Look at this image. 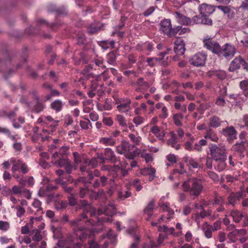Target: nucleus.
<instances>
[{"mask_svg": "<svg viewBox=\"0 0 248 248\" xmlns=\"http://www.w3.org/2000/svg\"><path fill=\"white\" fill-rule=\"evenodd\" d=\"M86 213L82 215V218H77L70 222L74 227L75 235L82 241H84L88 236L94 235L95 232L102 231L103 224L102 222L111 221V217L115 214L116 208L113 204L106 206L104 209L99 208L97 211L98 215L104 214L108 217L98 218L95 216V209L89 205L84 209Z\"/></svg>", "mask_w": 248, "mask_h": 248, "instance_id": "f257e3e1", "label": "nucleus"}, {"mask_svg": "<svg viewBox=\"0 0 248 248\" xmlns=\"http://www.w3.org/2000/svg\"><path fill=\"white\" fill-rule=\"evenodd\" d=\"M182 187L184 191L189 192L191 195L195 196L200 195L203 188L201 182L196 179L184 181Z\"/></svg>", "mask_w": 248, "mask_h": 248, "instance_id": "f03ea898", "label": "nucleus"}, {"mask_svg": "<svg viewBox=\"0 0 248 248\" xmlns=\"http://www.w3.org/2000/svg\"><path fill=\"white\" fill-rule=\"evenodd\" d=\"M117 151L120 154H124L128 159H132L139 154L138 151L135 150L133 145L130 144L127 141H122L121 143L117 146Z\"/></svg>", "mask_w": 248, "mask_h": 248, "instance_id": "7ed1b4c3", "label": "nucleus"}, {"mask_svg": "<svg viewBox=\"0 0 248 248\" xmlns=\"http://www.w3.org/2000/svg\"><path fill=\"white\" fill-rule=\"evenodd\" d=\"M119 164L120 166L118 164L115 165L113 167L108 166H104L102 167V170H108L109 174L112 175L113 177V179H111V180L114 181V178H116L119 174L121 173L123 176L127 174V170L124 169L127 164L124 162L123 163H119Z\"/></svg>", "mask_w": 248, "mask_h": 248, "instance_id": "20e7f679", "label": "nucleus"}, {"mask_svg": "<svg viewBox=\"0 0 248 248\" xmlns=\"http://www.w3.org/2000/svg\"><path fill=\"white\" fill-rule=\"evenodd\" d=\"M211 155L216 161L226 160L227 159V152L224 146H217L212 145L210 147Z\"/></svg>", "mask_w": 248, "mask_h": 248, "instance_id": "39448f33", "label": "nucleus"}, {"mask_svg": "<svg viewBox=\"0 0 248 248\" xmlns=\"http://www.w3.org/2000/svg\"><path fill=\"white\" fill-rule=\"evenodd\" d=\"M202 41L204 47L212 51L214 53H219L220 46L217 42L213 40L212 38L206 36L203 38Z\"/></svg>", "mask_w": 248, "mask_h": 248, "instance_id": "423d86ee", "label": "nucleus"}, {"mask_svg": "<svg viewBox=\"0 0 248 248\" xmlns=\"http://www.w3.org/2000/svg\"><path fill=\"white\" fill-rule=\"evenodd\" d=\"M207 55L204 52H198L189 59V62L195 66H202L205 64Z\"/></svg>", "mask_w": 248, "mask_h": 248, "instance_id": "0eeeda50", "label": "nucleus"}, {"mask_svg": "<svg viewBox=\"0 0 248 248\" xmlns=\"http://www.w3.org/2000/svg\"><path fill=\"white\" fill-rule=\"evenodd\" d=\"M160 30L169 37L176 35V30L172 28L171 21L169 19H164L161 22Z\"/></svg>", "mask_w": 248, "mask_h": 248, "instance_id": "6e6552de", "label": "nucleus"}, {"mask_svg": "<svg viewBox=\"0 0 248 248\" xmlns=\"http://www.w3.org/2000/svg\"><path fill=\"white\" fill-rule=\"evenodd\" d=\"M59 121L55 120L50 116H42L39 118L37 123L43 126H50L52 128H55L58 125Z\"/></svg>", "mask_w": 248, "mask_h": 248, "instance_id": "1a4fd4ad", "label": "nucleus"}, {"mask_svg": "<svg viewBox=\"0 0 248 248\" xmlns=\"http://www.w3.org/2000/svg\"><path fill=\"white\" fill-rule=\"evenodd\" d=\"M235 52L236 49L234 46L228 44H226L223 46V49L220 48V51L217 54L222 55L226 59H230L234 56Z\"/></svg>", "mask_w": 248, "mask_h": 248, "instance_id": "9d476101", "label": "nucleus"}, {"mask_svg": "<svg viewBox=\"0 0 248 248\" xmlns=\"http://www.w3.org/2000/svg\"><path fill=\"white\" fill-rule=\"evenodd\" d=\"M131 103V101L129 98L122 99L120 100V104L117 106V108L120 112L127 113L132 109Z\"/></svg>", "mask_w": 248, "mask_h": 248, "instance_id": "9b49d317", "label": "nucleus"}, {"mask_svg": "<svg viewBox=\"0 0 248 248\" xmlns=\"http://www.w3.org/2000/svg\"><path fill=\"white\" fill-rule=\"evenodd\" d=\"M28 211L31 214H39L40 213H42L43 212L41 202L36 199H34L31 204V207H29Z\"/></svg>", "mask_w": 248, "mask_h": 248, "instance_id": "f8f14e48", "label": "nucleus"}, {"mask_svg": "<svg viewBox=\"0 0 248 248\" xmlns=\"http://www.w3.org/2000/svg\"><path fill=\"white\" fill-rule=\"evenodd\" d=\"M173 15L177 22L180 24L186 25L192 24V19L191 20L189 18L186 17L178 12H174Z\"/></svg>", "mask_w": 248, "mask_h": 248, "instance_id": "ddd939ff", "label": "nucleus"}, {"mask_svg": "<svg viewBox=\"0 0 248 248\" xmlns=\"http://www.w3.org/2000/svg\"><path fill=\"white\" fill-rule=\"evenodd\" d=\"M174 51L177 55H182L184 54L186 48L185 44L183 40L177 39L175 41Z\"/></svg>", "mask_w": 248, "mask_h": 248, "instance_id": "4468645a", "label": "nucleus"}, {"mask_svg": "<svg viewBox=\"0 0 248 248\" xmlns=\"http://www.w3.org/2000/svg\"><path fill=\"white\" fill-rule=\"evenodd\" d=\"M246 231L245 229L238 230L236 229L228 234V238L231 242H235L238 240L240 234H245Z\"/></svg>", "mask_w": 248, "mask_h": 248, "instance_id": "2eb2a0df", "label": "nucleus"}, {"mask_svg": "<svg viewBox=\"0 0 248 248\" xmlns=\"http://www.w3.org/2000/svg\"><path fill=\"white\" fill-rule=\"evenodd\" d=\"M59 159L57 162H55L54 164L57 167H64L68 173H70L72 170V166L68 159L57 158Z\"/></svg>", "mask_w": 248, "mask_h": 248, "instance_id": "dca6fc26", "label": "nucleus"}, {"mask_svg": "<svg viewBox=\"0 0 248 248\" xmlns=\"http://www.w3.org/2000/svg\"><path fill=\"white\" fill-rule=\"evenodd\" d=\"M208 16H202L200 17L197 16H194L192 18V24H202L207 25H211L212 24V20L208 17Z\"/></svg>", "mask_w": 248, "mask_h": 248, "instance_id": "f3484780", "label": "nucleus"}, {"mask_svg": "<svg viewBox=\"0 0 248 248\" xmlns=\"http://www.w3.org/2000/svg\"><path fill=\"white\" fill-rule=\"evenodd\" d=\"M199 11L202 16H209L214 11V9L211 5L202 4L199 7Z\"/></svg>", "mask_w": 248, "mask_h": 248, "instance_id": "a211bd4d", "label": "nucleus"}, {"mask_svg": "<svg viewBox=\"0 0 248 248\" xmlns=\"http://www.w3.org/2000/svg\"><path fill=\"white\" fill-rule=\"evenodd\" d=\"M223 134L228 140H231L236 138V131L233 126H230L223 130Z\"/></svg>", "mask_w": 248, "mask_h": 248, "instance_id": "6ab92c4d", "label": "nucleus"}, {"mask_svg": "<svg viewBox=\"0 0 248 248\" xmlns=\"http://www.w3.org/2000/svg\"><path fill=\"white\" fill-rule=\"evenodd\" d=\"M158 230L159 232H164L168 234H172L175 237L181 236L183 234L182 231H179L177 232H175V230L174 228H168L166 225H163V226H159Z\"/></svg>", "mask_w": 248, "mask_h": 248, "instance_id": "aec40b11", "label": "nucleus"}, {"mask_svg": "<svg viewBox=\"0 0 248 248\" xmlns=\"http://www.w3.org/2000/svg\"><path fill=\"white\" fill-rule=\"evenodd\" d=\"M243 191H239L236 193H232L228 197L229 203L234 206L237 201H239L244 196Z\"/></svg>", "mask_w": 248, "mask_h": 248, "instance_id": "412c9836", "label": "nucleus"}, {"mask_svg": "<svg viewBox=\"0 0 248 248\" xmlns=\"http://www.w3.org/2000/svg\"><path fill=\"white\" fill-rule=\"evenodd\" d=\"M150 132L155 135L159 140L164 142V137L165 136V132L164 131L161 130L158 126L157 125L153 126L150 129Z\"/></svg>", "mask_w": 248, "mask_h": 248, "instance_id": "4be33fe9", "label": "nucleus"}, {"mask_svg": "<svg viewBox=\"0 0 248 248\" xmlns=\"http://www.w3.org/2000/svg\"><path fill=\"white\" fill-rule=\"evenodd\" d=\"M242 62H244V60L241 57L235 58L232 61L229 68V70L231 72H233L239 69L240 67Z\"/></svg>", "mask_w": 248, "mask_h": 248, "instance_id": "5701e85b", "label": "nucleus"}, {"mask_svg": "<svg viewBox=\"0 0 248 248\" xmlns=\"http://www.w3.org/2000/svg\"><path fill=\"white\" fill-rule=\"evenodd\" d=\"M140 172L141 174L143 175H148L149 181L150 182L154 179L155 176V170L154 168L152 167L141 169Z\"/></svg>", "mask_w": 248, "mask_h": 248, "instance_id": "b1692460", "label": "nucleus"}, {"mask_svg": "<svg viewBox=\"0 0 248 248\" xmlns=\"http://www.w3.org/2000/svg\"><path fill=\"white\" fill-rule=\"evenodd\" d=\"M63 242L62 240H59L58 242V246L60 247H65V248H75V247L77 248H79L80 245L78 243H74V242L70 241L68 240H67L64 242V244H63Z\"/></svg>", "mask_w": 248, "mask_h": 248, "instance_id": "393cba45", "label": "nucleus"}, {"mask_svg": "<svg viewBox=\"0 0 248 248\" xmlns=\"http://www.w3.org/2000/svg\"><path fill=\"white\" fill-rule=\"evenodd\" d=\"M166 55V53H160L159 55V56L160 57V58H148L147 59L146 62L149 65L151 66H154L157 63H160L161 62V60L164 59Z\"/></svg>", "mask_w": 248, "mask_h": 248, "instance_id": "a878e982", "label": "nucleus"}, {"mask_svg": "<svg viewBox=\"0 0 248 248\" xmlns=\"http://www.w3.org/2000/svg\"><path fill=\"white\" fill-rule=\"evenodd\" d=\"M153 82V81H150V82L144 81L142 78H139L137 81V84L139 87V90L143 92L146 91Z\"/></svg>", "mask_w": 248, "mask_h": 248, "instance_id": "bb28decb", "label": "nucleus"}, {"mask_svg": "<svg viewBox=\"0 0 248 248\" xmlns=\"http://www.w3.org/2000/svg\"><path fill=\"white\" fill-rule=\"evenodd\" d=\"M170 137L167 140V144L174 148L176 150H178L180 148V145L176 144L177 140L175 134L173 132H170Z\"/></svg>", "mask_w": 248, "mask_h": 248, "instance_id": "cd10ccee", "label": "nucleus"}, {"mask_svg": "<svg viewBox=\"0 0 248 248\" xmlns=\"http://www.w3.org/2000/svg\"><path fill=\"white\" fill-rule=\"evenodd\" d=\"M202 231L205 236L208 238H211L212 237L213 227L212 225L204 223L202 225Z\"/></svg>", "mask_w": 248, "mask_h": 248, "instance_id": "c85d7f7f", "label": "nucleus"}, {"mask_svg": "<svg viewBox=\"0 0 248 248\" xmlns=\"http://www.w3.org/2000/svg\"><path fill=\"white\" fill-rule=\"evenodd\" d=\"M10 162L12 164V172L17 171L19 168L21 167V164H22L23 163L22 160L15 157L10 158Z\"/></svg>", "mask_w": 248, "mask_h": 248, "instance_id": "c756f323", "label": "nucleus"}, {"mask_svg": "<svg viewBox=\"0 0 248 248\" xmlns=\"http://www.w3.org/2000/svg\"><path fill=\"white\" fill-rule=\"evenodd\" d=\"M180 167L181 168L180 170H174L170 174L169 179L171 180H173L176 179H181V175L183 174L185 172V170L182 168V165L180 164Z\"/></svg>", "mask_w": 248, "mask_h": 248, "instance_id": "7c9ffc66", "label": "nucleus"}, {"mask_svg": "<svg viewBox=\"0 0 248 248\" xmlns=\"http://www.w3.org/2000/svg\"><path fill=\"white\" fill-rule=\"evenodd\" d=\"M164 236L162 234H159L157 241L156 242L150 241V246L144 245L143 247V248H156L161 245V244L164 241Z\"/></svg>", "mask_w": 248, "mask_h": 248, "instance_id": "2f4dec72", "label": "nucleus"}, {"mask_svg": "<svg viewBox=\"0 0 248 248\" xmlns=\"http://www.w3.org/2000/svg\"><path fill=\"white\" fill-rule=\"evenodd\" d=\"M230 215L235 223L239 222L243 217L242 212L237 210H233L231 211Z\"/></svg>", "mask_w": 248, "mask_h": 248, "instance_id": "473e14b6", "label": "nucleus"}, {"mask_svg": "<svg viewBox=\"0 0 248 248\" xmlns=\"http://www.w3.org/2000/svg\"><path fill=\"white\" fill-rule=\"evenodd\" d=\"M104 155L106 159L110 160L111 162L116 163V158L114 152L109 148H107L104 151Z\"/></svg>", "mask_w": 248, "mask_h": 248, "instance_id": "72a5a7b5", "label": "nucleus"}, {"mask_svg": "<svg viewBox=\"0 0 248 248\" xmlns=\"http://www.w3.org/2000/svg\"><path fill=\"white\" fill-rule=\"evenodd\" d=\"M128 137L130 141L135 145H139L141 143V138L137 132H136V134H129Z\"/></svg>", "mask_w": 248, "mask_h": 248, "instance_id": "f704fd0d", "label": "nucleus"}, {"mask_svg": "<svg viewBox=\"0 0 248 248\" xmlns=\"http://www.w3.org/2000/svg\"><path fill=\"white\" fill-rule=\"evenodd\" d=\"M69 153V147L67 146L62 147L59 151V152H55L53 155V158L56 159L57 158L61 157L64 155L68 154Z\"/></svg>", "mask_w": 248, "mask_h": 248, "instance_id": "c9c22d12", "label": "nucleus"}, {"mask_svg": "<svg viewBox=\"0 0 248 248\" xmlns=\"http://www.w3.org/2000/svg\"><path fill=\"white\" fill-rule=\"evenodd\" d=\"M63 107V103L60 100H55L51 104V108L56 111H60Z\"/></svg>", "mask_w": 248, "mask_h": 248, "instance_id": "e433bc0d", "label": "nucleus"}, {"mask_svg": "<svg viewBox=\"0 0 248 248\" xmlns=\"http://www.w3.org/2000/svg\"><path fill=\"white\" fill-rule=\"evenodd\" d=\"M204 138L206 139H210L211 140L217 142L218 140V138L217 134L215 133L214 131L210 130H209L206 134L204 136Z\"/></svg>", "mask_w": 248, "mask_h": 248, "instance_id": "4c0bfd02", "label": "nucleus"}, {"mask_svg": "<svg viewBox=\"0 0 248 248\" xmlns=\"http://www.w3.org/2000/svg\"><path fill=\"white\" fill-rule=\"evenodd\" d=\"M207 141L204 139L200 140L198 142L195 143L194 145V150L201 152L202 150V147L206 145Z\"/></svg>", "mask_w": 248, "mask_h": 248, "instance_id": "58836bf2", "label": "nucleus"}, {"mask_svg": "<svg viewBox=\"0 0 248 248\" xmlns=\"http://www.w3.org/2000/svg\"><path fill=\"white\" fill-rule=\"evenodd\" d=\"M131 195V192L127 190L125 191L124 192L122 190H119L118 191V199L120 200H124L129 197Z\"/></svg>", "mask_w": 248, "mask_h": 248, "instance_id": "ea45409f", "label": "nucleus"}, {"mask_svg": "<svg viewBox=\"0 0 248 248\" xmlns=\"http://www.w3.org/2000/svg\"><path fill=\"white\" fill-rule=\"evenodd\" d=\"M100 141L101 143L106 146H113L115 144V141L111 137L102 138Z\"/></svg>", "mask_w": 248, "mask_h": 248, "instance_id": "a19ab883", "label": "nucleus"}, {"mask_svg": "<svg viewBox=\"0 0 248 248\" xmlns=\"http://www.w3.org/2000/svg\"><path fill=\"white\" fill-rule=\"evenodd\" d=\"M221 124V121L218 117L217 116H212L210 119V125L213 127H217Z\"/></svg>", "mask_w": 248, "mask_h": 248, "instance_id": "79ce46f5", "label": "nucleus"}, {"mask_svg": "<svg viewBox=\"0 0 248 248\" xmlns=\"http://www.w3.org/2000/svg\"><path fill=\"white\" fill-rule=\"evenodd\" d=\"M12 176L17 180L20 185L25 186V181L19 173H17L16 171L12 172Z\"/></svg>", "mask_w": 248, "mask_h": 248, "instance_id": "37998d69", "label": "nucleus"}, {"mask_svg": "<svg viewBox=\"0 0 248 248\" xmlns=\"http://www.w3.org/2000/svg\"><path fill=\"white\" fill-rule=\"evenodd\" d=\"M155 207L154 201H151L144 209V212L149 217H151L152 215L153 209Z\"/></svg>", "mask_w": 248, "mask_h": 248, "instance_id": "c03bdc74", "label": "nucleus"}, {"mask_svg": "<svg viewBox=\"0 0 248 248\" xmlns=\"http://www.w3.org/2000/svg\"><path fill=\"white\" fill-rule=\"evenodd\" d=\"M116 120L120 126L122 127H126L127 126L126 120L124 116L120 114L117 115Z\"/></svg>", "mask_w": 248, "mask_h": 248, "instance_id": "a18cd8bd", "label": "nucleus"}, {"mask_svg": "<svg viewBox=\"0 0 248 248\" xmlns=\"http://www.w3.org/2000/svg\"><path fill=\"white\" fill-rule=\"evenodd\" d=\"M185 161L187 163V164L193 168H197L198 167V163L192 157H185Z\"/></svg>", "mask_w": 248, "mask_h": 248, "instance_id": "49530a36", "label": "nucleus"}, {"mask_svg": "<svg viewBox=\"0 0 248 248\" xmlns=\"http://www.w3.org/2000/svg\"><path fill=\"white\" fill-rule=\"evenodd\" d=\"M183 117V115L181 113L174 114L173 117L174 124L177 126H181Z\"/></svg>", "mask_w": 248, "mask_h": 248, "instance_id": "de8ad7c7", "label": "nucleus"}, {"mask_svg": "<svg viewBox=\"0 0 248 248\" xmlns=\"http://www.w3.org/2000/svg\"><path fill=\"white\" fill-rule=\"evenodd\" d=\"M144 122V117L140 115H137L133 119V122L135 124L136 126H138L139 125H141L143 124Z\"/></svg>", "mask_w": 248, "mask_h": 248, "instance_id": "09e8293b", "label": "nucleus"}, {"mask_svg": "<svg viewBox=\"0 0 248 248\" xmlns=\"http://www.w3.org/2000/svg\"><path fill=\"white\" fill-rule=\"evenodd\" d=\"M238 124L241 128L248 126V115H244L243 118L238 121Z\"/></svg>", "mask_w": 248, "mask_h": 248, "instance_id": "8fccbe9b", "label": "nucleus"}, {"mask_svg": "<svg viewBox=\"0 0 248 248\" xmlns=\"http://www.w3.org/2000/svg\"><path fill=\"white\" fill-rule=\"evenodd\" d=\"M12 208L16 210V215L19 217H21L25 213V209L20 205L13 206Z\"/></svg>", "mask_w": 248, "mask_h": 248, "instance_id": "3c124183", "label": "nucleus"}, {"mask_svg": "<svg viewBox=\"0 0 248 248\" xmlns=\"http://www.w3.org/2000/svg\"><path fill=\"white\" fill-rule=\"evenodd\" d=\"M80 125L83 129H88L92 127L90 121L87 119L84 120H81L80 121Z\"/></svg>", "mask_w": 248, "mask_h": 248, "instance_id": "603ef678", "label": "nucleus"}, {"mask_svg": "<svg viewBox=\"0 0 248 248\" xmlns=\"http://www.w3.org/2000/svg\"><path fill=\"white\" fill-rule=\"evenodd\" d=\"M23 186H14L11 189L12 193L15 195H22L23 192L22 187Z\"/></svg>", "mask_w": 248, "mask_h": 248, "instance_id": "864d4df0", "label": "nucleus"}, {"mask_svg": "<svg viewBox=\"0 0 248 248\" xmlns=\"http://www.w3.org/2000/svg\"><path fill=\"white\" fill-rule=\"evenodd\" d=\"M167 212L168 213L167 216L168 217H165L164 215L162 216L159 219V222H160L161 220L164 221H167V220L170 219L171 217V216L174 214V211L171 209H169Z\"/></svg>", "mask_w": 248, "mask_h": 248, "instance_id": "5fc2aeb1", "label": "nucleus"}, {"mask_svg": "<svg viewBox=\"0 0 248 248\" xmlns=\"http://www.w3.org/2000/svg\"><path fill=\"white\" fill-rule=\"evenodd\" d=\"M176 34L177 32H179V35L184 34L185 33H188L190 31V30L188 28H182L181 27L178 26L176 28Z\"/></svg>", "mask_w": 248, "mask_h": 248, "instance_id": "6e6d98bb", "label": "nucleus"}, {"mask_svg": "<svg viewBox=\"0 0 248 248\" xmlns=\"http://www.w3.org/2000/svg\"><path fill=\"white\" fill-rule=\"evenodd\" d=\"M55 206L57 210H60L66 207L67 203L65 201H59L55 203Z\"/></svg>", "mask_w": 248, "mask_h": 248, "instance_id": "4d7b16f0", "label": "nucleus"}, {"mask_svg": "<svg viewBox=\"0 0 248 248\" xmlns=\"http://www.w3.org/2000/svg\"><path fill=\"white\" fill-rule=\"evenodd\" d=\"M232 149L235 152H243L245 150V147L242 143L236 144L232 146Z\"/></svg>", "mask_w": 248, "mask_h": 248, "instance_id": "13d9d810", "label": "nucleus"}, {"mask_svg": "<svg viewBox=\"0 0 248 248\" xmlns=\"http://www.w3.org/2000/svg\"><path fill=\"white\" fill-rule=\"evenodd\" d=\"M10 227V224L7 221L0 220V230L7 231Z\"/></svg>", "mask_w": 248, "mask_h": 248, "instance_id": "bf43d9fd", "label": "nucleus"}, {"mask_svg": "<svg viewBox=\"0 0 248 248\" xmlns=\"http://www.w3.org/2000/svg\"><path fill=\"white\" fill-rule=\"evenodd\" d=\"M239 86L241 89L243 91L248 90V78H246L240 82Z\"/></svg>", "mask_w": 248, "mask_h": 248, "instance_id": "052dcab7", "label": "nucleus"}, {"mask_svg": "<svg viewBox=\"0 0 248 248\" xmlns=\"http://www.w3.org/2000/svg\"><path fill=\"white\" fill-rule=\"evenodd\" d=\"M133 185L135 187L137 191H140L142 188V186L140 184V180L136 179L134 180L133 182Z\"/></svg>", "mask_w": 248, "mask_h": 248, "instance_id": "680f3d73", "label": "nucleus"}, {"mask_svg": "<svg viewBox=\"0 0 248 248\" xmlns=\"http://www.w3.org/2000/svg\"><path fill=\"white\" fill-rule=\"evenodd\" d=\"M214 74L218 78L220 79H224L226 76L225 72L223 70L216 71Z\"/></svg>", "mask_w": 248, "mask_h": 248, "instance_id": "e2e57ef3", "label": "nucleus"}, {"mask_svg": "<svg viewBox=\"0 0 248 248\" xmlns=\"http://www.w3.org/2000/svg\"><path fill=\"white\" fill-rule=\"evenodd\" d=\"M44 108V106L41 103L37 102L33 107V110L36 112L42 111Z\"/></svg>", "mask_w": 248, "mask_h": 248, "instance_id": "0e129e2a", "label": "nucleus"}, {"mask_svg": "<svg viewBox=\"0 0 248 248\" xmlns=\"http://www.w3.org/2000/svg\"><path fill=\"white\" fill-rule=\"evenodd\" d=\"M223 223L225 225L227 226V229L228 230H232L235 227L234 225L233 224H230V220L227 217H225L223 219Z\"/></svg>", "mask_w": 248, "mask_h": 248, "instance_id": "69168bd1", "label": "nucleus"}, {"mask_svg": "<svg viewBox=\"0 0 248 248\" xmlns=\"http://www.w3.org/2000/svg\"><path fill=\"white\" fill-rule=\"evenodd\" d=\"M141 156L145 159L146 163H149L153 161V158L152 154H142Z\"/></svg>", "mask_w": 248, "mask_h": 248, "instance_id": "338daca9", "label": "nucleus"}, {"mask_svg": "<svg viewBox=\"0 0 248 248\" xmlns=\"http://www.w3.org/2000/svg\"><path fill=\"white\" fill-rule=\"evenodd\" d=\"M100 30V28L96 27L94 24L92 25L88 29V31L89 33L91 34L97 32L98 31Z\"/></svg>", "mask_w": 248, "mask_h": 248, "instance_id": "774afa93", "label": "nucleus"}]
</instances>
